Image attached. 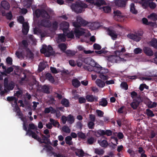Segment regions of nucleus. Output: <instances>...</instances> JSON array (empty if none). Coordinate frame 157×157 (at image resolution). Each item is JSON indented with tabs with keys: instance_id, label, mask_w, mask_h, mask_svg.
Returning <instances> with one entry per match:
<instances>
[{
	"instance_id": "8fccbe9b",
	"label": "nucleus",
	"mask_w": 157,
	"mask_h": 157,
	"mask_svg": "<svg viewBox=\"0 0 157 157\" xmlns=\"http://www.w3.org/2000/svg\"><path fill=\"white\" fill-rule=\"evenodd\" d=\"M126 51V50L124 48H122L120 51L117 50L115 52V54L117 56H119L121 52H124Z\"/></svg>"
},
{
	"instance_id": "a19ab883",
	"label": "nucleus",
	"mask_w": 157,
	"mask_h": 157,
	"mask_svg": "<svg viewBox=\"0 0 157 157\" xmlns=\"http://www.w3.org/2000/svg\"><path fill=\"white\" fill-rule=\"evenodd\" d=\"M58 47L61 50L65 52V50L67 48V45L65 44H59Z\"/></svg>"
},
{
	"instance_id": "f257e3e1",
	"label": "nucleus",
	"mask_w": 157,
	"mask_h": 157,
	"mask_svg": "<svg viewBox=\"0 0 157 157\" xmlns=\"http://www.w3.org/2000/svg\"><path fill=\"white\" fill-rule=\"evenodd\" d=\"M87 7V5L83 2H76L72 4L71 8L72 10L77 13H81L83 9Z\"/></svg>"
},
{
	"instance_id": "9d476101",
	"label": "nucleus",
	"mask_w": 157,
	"mask_h": 157,
	"mask_svg": "<svg viewBox=\"0 0 157 157\" xmlns=\"http://www.w3.org/2000/svg\"><path fill=\"white\" fill-rule=\"evenodd\" d=\"M49 19L44 18L40 22V25L46 27H50L51 26V23Z\"/></svg>"
},
{
	"instance_id": "6e6d98bb",
	"label": "nucleus",
	"mask_w": 157,
	"mask_h": 157,
	"mask_svg": "<svg viewBox=\"0 0 157 157\" xmlns=\"http://www.w3.org/2000/svg\"><path fill=\"white\" fill-rule=\"evenodd\" d=\"M96 113H97L98 116L99 117H102L103 116L104 112L100 110L97 109L96 110Z\"/></svg>"
},
{
	"instance_id": "774afa93",
	"label": "nucleus",
	"mask_w": 157,
	"mask_h": 157,
	"mask_svg": "<svg viewBox=\"0 0 157 157\" xmlns=\"http://www.w3.org/2000/svg\"><path fill=\"white\" fill-rule=\"evenodd\" d=\"M67 117H66L64 115L62 116L61 120L63 124H66V121H67Z\"/></svg>"
},
{
	"instance_id": "13d9d810",
	"label": "nucleus",
	"mask_w": 157,
	"mask_h": 157,
	"mask_svg": "<svg viewBox=\"0 0 157 157\" xmlns=\"http://www.w3.org/2000/svg\"><path fill=\"white\" fill-rule=\"evenodd\" d=\"M78 101L80 104L84 103L86 102V99L83 97H80L78 98Z\"/></svg>"
},
{
	"instance_id": "72a5a7b5",
	"label": "nucleus",
	"mask_w": 157,
	"mask_h": 157,
	"mask_svg": "<svg viewBox=\"0 0 157 157\" xmlns=\"http://www.w3.org/2000/svg\"><path fill=\"white\" fill-rule=\"evenodd\" d=\"M146 114L148 117H152L155 116V114L152 111L149 109H146Z\"/></svg>"
},
{
	"instance_id": "f704fd0d",
	"label": "nucleus",
	"mask_w": 157,
	"mask_h": 157,
	"mask_svg": "<svg viewBox=\"0 0 157 157\" xmlns=\"http://www.w3.org/2000/svg\"><path fill=\"white\" fill-rule=\"evenodd\" d=\"M50 121L54 126L56 127L57 125H58V127L59 128L60 126V124L57 121H56L54 119L52 118H50L49 120Z\"/></svg>"
},
{
	"instance_id": "20e7f679",
	"label": "nucleus",
	"mask_w": 157,
	"mask_h": 157,
	"mask_svg": "<svg viewBox=\"0 0 157 157\" xmlns=\"http://www.w3.org/2000/svg\"><path fill=\"white\" fill-rule=\"evenodd\" d=\"M142 101L141 97L139 96L134 98L133 101L130 104V105L133 109H136Z\"/></svg>"
},
{
	"instance_id": "aec40b11",
	"label": "nucleus",
	"mask_w": 157,
	"mask_h": 157,
	"mask_svg": "<svg viewBox=\"0 0 157 157\" xmlns=\"http://www.w3.org/2000/svg\"><path fill=\"white\" fill-rule=\"evenodd\" d=\"M44 146L46 148V152H48L50 156L53 155L52 153L55 152L52 151L54 149L53 147L49 145H45Z\"/></svg>"
},
{
	"instance_id": "1a4fd4ad",
	"label": "nucleus",
	"mask_w": 157,
	"mask_h": 157,
	"mask_svg": "<svg viewBox=\"0 0 157 157\" xmlns=\"http://www.w3.org/2000/svg\"><path fill=\"white\" fill-rule=\"evenodd\" d=\"M107 30L108 34L111 37L112 39L114 40H116L118 35L116 32L114 30L109 29H108Z\"/></svg>"
},
{
	"instance_id": "f03ea898",
	"label": "nucleus",
	"mask_w": 157,
	"mask_h": 157,
	"mask_svg": "<svg viewBox=\"0 0 157 157\" xmlns=\"http://www.w3.org/2000/svg\"><path fill=\"white\" fill-rule=\"evenodd\" d=\"M35 14L37 18L41 16L43 18L49 19L50 16L44 9H37L35 11Z\"/></svg>"
},
{
	"instance_id": "052dcab7",
	"label": "nucleus",
	"mask_w": 157,
	"mask_h": 157,
	"mask_svg": "<svg viewBox=\"0 0 157 157\" xmlns=\"http://www.w3.org/2000/svg\"><path fill=\"white\" fill-rule=\"evenodd\" d=\"M6 17L7 19L11 20L13 17L11 11H10L9 13H7L6 14Z\"/></svg>"
},
{
	"instance_id": "39448f33",
	"label": "nucleus",
	"mask_w": 157,
	"mask_h": 157,
	"mask_svg": "<svg viewBox=\"0 0 157 157\" xmlns=\"http://www.w3.org/2000/svg\"><path fill=\"white\" fill-rule=\"evenodd\" d=\"M142 6L144 9H146L149 7L151 9H154L156 7V5L155 3L153 2H150L148 1H143L142 0Z\"/></svg>"
},
{
	"instance_id": "4c0bfd02",
	"label": "nucleus",
	"mask_w": 157,
	"mask_h": 157,
	"mask_svg": "<svg viewBox=\"0 0 157 157\" xmlns=\"http://www.w3.org/2000/svg\"><path fill=\"white\" fill-rule=\"evenodd\" d=\"M7 100L8 101L11 102L14 101V103L17 102L18 99L14 96H8L7 98Z\"/></svg>"
},
{
	"instance_id": "b1692460",
	"label": "nucleus",
	"mask_w": 157,
	"mask_h": 157,
	"mask_svg": "<svg viewBox=\"0 0 157 157\" xmlns=\"http://www.w3.org/2000/svg\"><path fill=\"white\" fill-rule=\"evenodd\" d=\"M26 57L31 59H33L34 55L29 48L26 49Z\"/></svg>"
},
{
	"instance_id": "09e8293b",
	"label": "nucleus",
	"mask_w": 157,
	"mask_h": 157,
	"mask_svg": "<svg viewBox=\"0 0 157 157\" xmlns=\"http://www.w3.org/2000/svg\"><path fill=\"white\" fill-rule=\"evenodd\" d=\"M99 77L103 80H107L109 78V76L106 74H100Z\"/></svg>"
},
{
	"instance_id": "5fc2aeb1",
	"label": "nucleus",
	"mask_w": 157,
	"mask_h": 157,
	"mask_svg": "<svg viewBox=\"0 0 157 157\" xmlns=\"http://www.w3.org/2000/svg\"><path fill=\"white\" fill-rule=\"evenodd\" d=\"M152 102L151 101L150 103L148 105V107L150 108H152L155 107L157 105V103L155 102H153L151 104Z\"/></svg>"
},
{
	"instance_id": "c03bdc74",
	"label": "nucleus",
	"mask_w": 157,
	"mask_h": 157,
	"mask_svg": "<svg viewBox=\"0 0 157 157\" xmlns=\"http://www.w3.org/2000/svg\"><path fill=\"white\" fill-rule=\"evenodd\" d=\"M24 6L27 8H29L32 4V2L31 0H26L25 2Z\"/></svg>"
},
{
	"instance_id": "412c9836",
	"label": "nucleus",
	"mask_w": 157,
	"mask_h": 157,
	"mask_svg": "<svg viewBox=\"0 0 157 157\" xmlns=\"http://www.w3.org/2000/svg\"><path fill=\"white\" fill-rule=\"evenodd\" d=\"M93 132H94L95 136L97 137H98L105 135V130H104L99 129L96 131H93Z\"/></svg>"
},
{
	"instance_id": "6ab92c4d",
	"label": "nucleus",
	"mask_w": 157,
	"mask_h": 157,
	"mask_svg": "<svg viewBox=\"0 0 157 157\" xmlns=\"http://www.w3.org/2000/svg\"><path fill=\"white\" fill-rule=\"evenodd\" d=\"M15 87V83L14 82L11 81L4 87L8 90H13Z\"/></svg>"
},
{
	"instance_id": "c9c22d12",
	"label": "nucleus",
	"mask_w": 157,
	"mask_h": 157,
	"mask_svg": "<svg viewBox=\"0 0 157 157\" xmlns=\"http://www.w3.org/2000/svg\"><path fill=\"white\" fill-rule=\"evenodd\" d=\"M67 56H72L76 54V52L74 51L67 50L65 52Z\"/></svg>"
},
{
	"instance_id": "423d86ee",
	"label": "nucleus",
	"mask_w": 157,
	"mask_h": 157,
	"mask_svg": "<svg viewBox=\"0 0 157 157\" xmlns=\"http://www.w3.org/2000/svg\"><path fill=\"white\" fill-rule=\"evenodd\" d=\"M114 18L116 21L120 22H123L125 19V16L123 15L120 11L117 10L116 11H114Z\"/></svg>"
},
{
	"instance_id": "864d4df0",
	"label": "nucleus",
	"mask_w": 157,
	"mask_h": 157,
	"mask_svg": "<svg viewBox=\"0 0 157 157\" xmlns=\"http://www.w3.org/2000/svg\"><path fill=\"white\" fill-rule=\"evenodd\" d=\"M142 52V49L139 48H136L134 50V53L136 54L141 53Z\"/></svg>"
},
{
	"instance_id": "e433bc0d",
	"label": "nucleus",
	"mask_w": 157,
	"mask_h": 157,
	"mask_svg": "<svg viewBox=\"0 0 157 157\" xmlns=\"http://www.w3.org/2000/svg\"><path fill=\"white\" fill-rule=\"evenodd\" d=\"M46 67V65L43 62H40L38 66V70L39 71H42Z\"/></svg>"
},
{
	"instance_id": "cd10ccee",
	"label": "nucleus",
	"mask_w": 157,
	"mask_h": 157,
	"mask_svg": "<svg viewBox=\"0 0 157 157\" xmlns=\"http://www.w3.org/2000/svg\"><path fill=\"white\" fill-rule=\"evenodd\" d=\"M61 103L63 105L66 107L70 106V102L69 100L65 98H63L62 100Z\"/></svg>"
},
{
	"instance_id": "7c9ffc66",
	"label": "nucleus",
	"mask_w": 157,
	"mask_h": 157,
	"mask_svg": "<svg viewBox=\"0 0 157 157\" xmlns=\"http://www.w3.org/2000/svg\"><path fill=\"white\" fill-rule=\"evenodd\" d=\"M106 4V2L104 0H97L95 2L94 5L98 7H99L101 5Z\"/></svg>"
},
{
	"instance_id": "dca6fc26",
	"label": "nucleus",
	"mask_w": 157,
	"mask_h": 157,
	"mask_svg": "<svg viewBox=\"0 0 157 157\" xmlns=\"http://www.w3.org/2000/svg\"><path fill=\"white\" fill-rule=\"evenodd\" d=\"M29 26L26 23H25L23 24V27L22 29V32L24 35H26L29 31Z\"/></svg>"
},
{
	"instance_id": "69168bd1",
	"label": "nucleus",
	"mask_w": 157,
	"mask_h": 157,
	"mask_svg": "<svg viewBox=\"0 0 157 157\" xmlns=\"http://www.w3.org/2000/svg\"><path fill=\"white\" fill-rule=\"evenodd\" d=\"M29 129L34 130L37 129V127L33 123L30 124H29Z\"/></svg>"
},
{
	"instance_id": "a878e982",
	"label": "nucleus",
	"mask_w": 157,
	"mask_h": 157,
	"mask_svg": "<svg viewBox=\"0 0 157 157\" xmlns=\"http://www.w3.org/2000/svg\"><path fill=\"white\" fill-rule=\"evenodd\" d=\"M72 85L75 88H78L81 85L80 81L77 78L74 79L72 81Z\"/></svg>"
},
{
	"instance_id": "603ef678",
	"label": "nucleus",
	"mask_w": 157,
	"mask_h": 157,
	"mask_svg": "<svg viewBox=\"0 0 157 157\" xmlns=\"http://www.w3.org/2000/svg\"><path fill=\"white\" fill-rule=\"evenodd\" d=\"M77 136L78 138L83 139H85L86 138L85 134L81 132H78L77 133Z\"/></svg>"
},
{
	"instance_id": "a18cd8bd",
	"label": "nucleus",
	"mask_w": 157,
	"mask_h": 157,
	"mask_svg": "<svg viewBox=\"0 0 157 157\" xmlns=\"http://www.w3.org/2000/svg\"><path fill=\"white\" fill-rule=\"evenodd\" d=\"M62 130L63 132L66 133H69L71 131L69 128L67 126L65 125L62 127Z\"/></svg>"
},
{
	"instance_id": "ea45409f",
	"label": "nucleus",
	"mask_w": 157,
	"mask_h": 157,
	"mask_svg": "<svg viewBox=\"0 0 157 157\" xmlns=\"http://www.w3.org/2000/svg\"><path fill=\"white\" fill-rule=\"evenodd\" d=\"M72 138L70 136H67L65 138V141L66 143L70 145H72V142L71 140Z\"/></svg>"
},
{
	"instance_id": "58836bf2",
	"label": "nucleus",
	"mask_w": 157,
	"mask_h": 157,
	"mask_svg": "<svg viewBox=\"0 0 157 157\" xmlns=\"http://www.w3.org/2000/svg\"><path fill=\"white\" fill-rule=\"evenodd\" d=\"M94 152L98 155H102L104 154L105 151L102 149H99L97 148L95 149Z\"/></svg>"
},
{
	"instance_id": "4d7b16f0",
	"label": "nucleus",
	"mask_w": 157,
	"mask_h": 157,
	"mask_svg": "<svg viewBox=\"0 0 157 157\" xmlns=\"http://www.w3.org/2000/svg\"><path fill=\"white\" fill-rule=\"evenodd\" d=\"M94 122L90 121L88 124V126L90 129H93L94 128Z\"/></svg>"
},
{
	"instance_id": "7ed1b4c3",
	"label": "nucleus",
	"mask_w": 157,
	"mask_h": 157,
	"mask_svg": "<svg viewBox=\"0 0 157 157\" xmlns=\"http://www.w3.org/2000/svg\"><path fill=\"white\" fill-rule=\"evenodd\" d=\"M88 24V22L80 16L76 17V21L74 22L73 25L75 28H80L81 26H84Z\"/></svg>"
},
{
	"instance_id": "4be33fe9",
	"label": "nucleus",
	"mask_w": 157,
	"mask_h": 157,
	"mask_svg": "<svg viewBox=\"0 0 157 157\" xmlns=\"http://www.w3.org/2000/svg\"><path fill=\"white\" fill-rule=\"evenodd\" d=\"M149 44L150 46L157 49V40L155 38L152 39L151 41L149 42Z\"/></svg>"
},
{
	"instance_id": "473e14b6",
	"label": "nucleus",
	"mask_w": 157,
	"mask_h": 157,
	"mask_svg": "<svg viewBox=\"0 0 157 157\" xmlns=\"http://www.w3.org/2000/svg\"><path fill=\"white\" fill-rule=\"evenodd\" d=\"M130 11L132 13L134 14H136L137 13V11L135 7L134 3H131L130 5Z\"/></svg>"
},
{
	"instance_id": "9b49d317",
	"label": "nucleus",
	"mask_w": 157,
	"mask_h": 157,
	"mask_svg": "<svg viewBox=\"0 0 157 157\" xmlns=\"http://www.w3.org/2000/svg\"><path fill=\"white\" fill-rule=\"evenodd\" d=\"M128 37L136 42L139 41L141 39L140 36L133 33H129L127 35Z\"/></svg>"
},
{
	"instance_id": "de8ad7c7",
	"label": "nucleus",
	"mask_w": 157,
	"mask_h": 157,
	"mask_svg": "<svg viewBox=\"0 0 157 157\" xmlns=\"http://www.w3.org/2000/svg\"><path fill=\"white\" fill-rule=\"evenodd\" d=\"M121 85L122 88L126 90H127L128 89V85L126 82H121Z\"/></svg>"
},
{
	"instance_id": "393cba45",
	"label": "nucleus",
	"mask_w": 157,
	"mask_h": 157,
	"mask_svg": "<svg viewBox=\"0 0 157 157\" xmlns=\"http://www.w3.org/2000/svg\"><path fill=\"white\" fill-rule=\"evenodd\" d=\"M40 90L41 91L45 93L48 94L50 93L49 87L48 85H45L42 86Z\"/></svg>"
},
{
	"instance_id": "bf43d9fd",
	"label": "nucleus",
	"mask_w": 157,
	"mask_h": 157,
	"mask_svg": "<svg viewBox=\"0 0 157 157\" xmlns=\"http://www.w3.org/2000/svg\"><path fill=\"white\" fill-rule=\"evenodd\" d=\"M94 48L95 50H100L101 48V46L99 44L95 43L93 45Z\"/></svg>"
},
{
	"instance_id": "37998d69",
	"label": "nucleus",
	"mask_w": 157,
	"mask_h": 157,
	"mask_svg": "<svg viewBox=\"0 0 157 157\" xmlns=\"http://www.w3.org/2000/svg\"><path fill=\"white\" fill-rule=\"evenodd\" d=\"M67 121L71 124L73 123L74 122V118L73 116L71 115H69L67 117Z\"/></svg>"
},
{
	"instance_id": "c85d7f7f",
	"label": "nucleus",
	"mask_w": 157,
	"mask_h": 157,
	"mask_svg": "<svg viewBox=\"0 0 157 157\" xmlns=\"http://www.w3.org/2000/svg\"><path fill=\"white\" fill-rule=\"evenodd\" d=\"M108 105V102L106 98H103L99 102V105L102 107H105Z\"/></svg>"
},
{
	"instance_id": "f3484780",
	"label": "nucleus",
	"mask_w": 157,
	"mask_h": 157,
	"mask_svg": "<svg viewBox=\"0 0 157 157\" xmlns=\"http://www.w3.org/2000/svg\"><path fill=\"white\" fill-rule=\"evenodd\" d=\"M95 71L98 73H100V74H106L109 72V71L107 69L103 68L102 67L100 68L99 67H98L97 71L95 70Z\"/></svg>"
},
{
	"instance_id": "49530a36",
	"label": "nucleus",
	"mask_w": 157,
	"mask_h": 157,
	"mask_svg": "<svg viewBox=\"0 0 157 157\" xmlns=\"http://www.w3.org/2000/svg\"><path fill=\"white\" fill-rule=\"evenodd\" d=\"M104 12L106 13H109L111 10V8L109 6H104L103 8Z\"/></svg>"
},
{
	"instance_id": "a211bd4d",
	"label": "nucleus",
	"mask_w": 157,
	"mask_h": 157,
	"mask_svg": "<svg viewBox=\"0 0 157 157\" xmlns=\"http://www.w3.org/2000/svg\"><path fill=\"white\" fill-rule=\"evenodd\" d=\"M47 46L44 45L43 48L40 49V52L41 53L44 54L46 53V56L47 57L50 56L51 54L50 52L47 51Z\"/></svg>"
},
{
	"instance_id": "ddd939ff",
	"label": "nucleus",
	"mask_w": 157,
	"mask_h": 157,
	"mask_svg": "<svg viewBox=\"0 0 157 157\" xmlns=\"http://www.w3.org/2000/svg\"><path fill=\"white\" fill-rule=\"evenodd\" d=\"M60 27L64 33L68 30L69 27V23L66 21H64L60 24Z\"/></svg>"
},
{
	"instance_id": "2eb2a0df",
	"label": "nucleus",
	"mask_w": 157,
	"mask_h": 157,
	"mask_svg": "<svg viewBox=\"0 0 157 157\" xmlns=\"http://www.w3.org/2000/svg\"><path fill=\"white\" fill-rule=\"evenodd\" d=\"M1 7L6 10H9L10 8L9 3L5 1H2L1 3Z\"/></svg>"
},
{
	"instance_id": "e2e57ef3",
	"label": "nucleus",
	"mask_w": 157,
	"mask_h": 157,
	"mask_svg": "<svg viewBox=\"0 0 157 157\" xmlns=\"http://www.w3.org/2000/svg\"><path fill=\"white\" fill-rule=\"evenodd\" d=\"M112 134V132L110 130H107L105 131V135L107 136H110Z\"/></svg>"
},
{
	"instance_id": "4468645a",
	"label": "nucleus",
	"mask_w": 157,
	"mask_h": 157,
	"mask_svg": "<svg viewBox=\"0 0 157 157\" xmlns=\"http://www.w3.org/2000/svg\"><path fill=\"white\" fill-rule=\"evenodd\" d=\"M86 98L88 101L93 102L98 101V97L94 96L92 95L88 94L86 96Z\"/></svg>"
},
{
	"instance_id": "2f4dec72",
	"label": "nucleus",
	"mask_w": 157,
	"mask_h": 157,
	"mask_svg": "<svg viewBox=\"0 0 157 157\" xmlns=\"http://www.w3.org/2000/svg\"><path fill=\"white\" fill-rule=\"evenodd\" d=\"M66 40L65 35L63 34H60L58 35V40L59 41L64 42Z\"/></svg>"
},
{
	"instance_id": "f8f14e48",
	"label": "nucleus",
	"mask_w": 157,
	"mask_h": 157,
	"mask_svg": "<svg viewBox=\"0 0 157 157\" xmlns=\"http://www.w3.org/2000/svg\"><path fill=\"white\" fill-rule=\"evenodd\" d=\"M143 51L147 56H151L153 55L154 53L152 49L148 47H145L143 49Z\"/></svg>"
},
{
	"instance_id": "3c124183",
	"label": "nucleus",
	"mask_w": 157,
	"mask_h": 157,
	"mask_svg": "<svg viewBox=\"0 0 157 157\" xmlns=\"http://www.w3.org/2000/svg\"><path fill=\"white\" fill-rule=\"evenodd\" d=\"M58 27V22L56 21H54L52 23V28L55 30H56Z\"/></svg>"
},
{
	"instance_id": "5701e85b",
	"label": "nucleus",
	"mask_w": 157,
	"mask_h": 157,
	"mask_svg": "<svg viewBox=\"0 0 157 157\" xmlns=\"http://www.w3.org/2000/svg\"><path fill=\"white\" fill-rule=\"evenodd\" d=\"M97 85L100 88H103L105 85V82L101 79H97L95 81Z\"/></svg>"
},
{
	"instance_id": "79ce46f5",
	"label": "nucleus",
	"mask_w": 157,
	"mask_h": 157,
	"mask_svg": "<svg viewBox=\"0 0 157 157\" xmlns=\"http://www.w3.org/2000/svg\"><path fill=\"white\" fill-rule=\"evenodd\" d=\"M96 141V139L92 136H91L87 139V143L91 145L95 142Z\"/></svg>"
},
{
	"instance_id": "c756f323",
	"label": "nucleus",
	"mask_w": 157,
	"mask_h": 157,
	"mask_svg": "<svg viewBox=\"0 0 157 157\" xmlns=\"http://www.w3.org/2000/svg\"><path fill=\"white\" fill-rule=\"evenodd\" d=\"M47 79L50 82L53 83L55 82V80L52 75L49 73H47L45 75Z\"/></svg>"
},
{
	"instance_id": "bb28decb",
	"label": "nucleus",
	"mask_w": 157,
	"mask_h": 157,
	"mask_svg": "<svg viewBox=\"0 0 157 157\" xmlns=\"http://www.w3.org/2000/svg\"><path fill=\"white\" fill-rule=\"evenodd\" d=\"M98 143L102 147L106 148L108 145L107 141L106 140H98Z\"/></svg>"
},
{
	"instance_id": "680f3d73",
	"label": "nucleus",
	"mask_w": 157,
	"mask_h": 157,
	"mask_svg": "<svg viewBox=\"0 0 157 157\" xmlns=\"http://www.w3.org/2000/svg\"><path fill=\"white\" fill-rule=\"evenodd\" d=\"M6 61L7 64H9L10 65H11L12 64L13 60L11 58L9 57H8L6 58Z\"/></svg>"
},
{
	"instance_id": "6e6552de",
	"label": "nucleus",
	"mask_w": 157,
	"mask_h": 157,
	"mask_svg": "<svg viewBox=\"0 0 157 157\" xmlns=\"http://www.w3.org/2000/svg\"><path fill=\"white\" fill-rule=\"evenodd\" d=\"M84 62L85 63L88 64L94 68H98L96 66L97 63H96L94 60L90 57L85 58L84 59Z\"/></svg>"
},
{
	"instance_id": "0eeeda50",
	"label": "nucleus",
	"mask_w": 157,
	"mask_h": 157,
	"mask_svg": "<svg viewBox=\"0 0 157 157\" xmlns=\"http://www.w3.org/2000/svg\"><path fill=\"white\" fill-rule=\"evenodd\" d=\"M85 29L80 28H76L74 33L76 37L79 38L81 36L84 35L85 33Z\"/></svg>"
},
{
	"instance_id": "0e129e2a",
	"label": "nucleus",
	"mask_w": 157,
	"mask_h": 157,
	"mask_svg": "<svg viewBox=\"0 0 157 157\" xmlns=\"http://www.w3.org/2000/svg\"><path fill=\"white\" fill-rule=\"evenodd\" d=\"M114 57V56L113 55L109 56L108 57V60L109 62H113L115 61Z\"/></svg>"
},
{
	"instance_id": "338daca9",
	"label": "nucleus",
	"mask_w": 157,
	"mask_h": 157,
	"mask_svg": "<svg viewBox=\"0 0 157 157\" xmlns=\"http://www.w3.org/2000/svg\"><path fill=\"white\" fill-rule=\"evenodd\" d=\"M18 20L20 23L23 24L25 19L24 17L22 16H21L19 17V18L18 19Z\"/></svg>"
}]
</instances>
